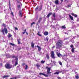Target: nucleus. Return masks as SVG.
Instances as JSON below:
<instances>
[{"instance_id": "obj_48", "label": "nucleus", "mask_w": 79, "mask_h": 79, "mask_svg": "<svg viewBox=\"0 0 79 79\" xmlns=\"http://www.w3.org/2000/svg\"><path fill=\"white\" fill-rule=\"evenodd\" d=\"M55 46L54 45L53 47H52V49L54 48H55Z\"/></svg>"}, {"instance_id": "obj_61", "label": "nucleus", "mask_w": 79, "mask_h": 79, "mask_svg": "<svg viewBox=\"0 0 79 79\" xmlns=\"http://www.w3.org/2000/svg\"><path fill=\"white\" fill-rule=\"evenodd\" d=\"M55 5L53 6V7H55Z\"/></svg>"}, {"instance_id": "obj_31", "label": "nucleus", "mask_w": 79, "mask_h": 79, "mask_svg": "<svg viewBox=\"0 0 79 79\" xmlns=\"http://www.w3.org/2000/svg\"><path fill=\"white\" fill-rule=\"evenodd\" d=\"M38 8H39V6H37V7L35 9V11H36V10H38Z\"/></svg>"}, {"instance_id": "obj_9", "label": "nucleus", "mask_w": 79, "mask_h": 79, "mask_svg": "<svg viewBox=\"0 0 79 79\" xmlns=\"http://www.w3.org/2000/svg\"><path fill=\"white\" fill-rule=\"evenodd\" d=\"M19 15L20 17H22V16H23L22 15V11L19 10Z\"/></svg>"}, {"instance_id": "obj_12", "label": "nucleus", "mask_w": 79, "mask_h": 79, "mask_svg": "<svg viewBox=\"0 0 79 79\" xmlns=\"http://www.w3.org/2000/svg\"><path fill=\"white\" fill-rule=\"evenodd\" d=\"M53 13L52 12L49 13L47 16L46 17L47 18H49L50 17V15H52Z\"/></svg>"}, {"instance_id": "obj_40", "label": "nucleus", "mask_w": 79, "mask_h": 79, "mask_svg": "<svg viewBox=\"0 0 79 79\" xmlns=\"http://www.w3.org/2000/svg\"><path fill=\"white\" fill-rule=\"evenodd\" d=\"M28 67V66H27V65H26V67H25L26 69H27Z\"/></svg>"}, {"instance_id": "obj_45", "label": "nucleus", "mask_w": 79, "mask_h": 79, "mask_svg": "<svg viewBox=\"0 0 79 79\" xmlns=\"http://www.w3.org/2000/svg\"><path fill=\"white\" fill-rule=\"evenodd\" d=\"M9 5L10 6H11V4H10V2H9Z\"/></svg>"}, {"instance_id": "obj_15", "label": "nucleus", "mask_w": 79, "mask_h": 79, "mask_svg": "<svg viewBox=\"0 0 79 79\" xmlns=\"http://www.w3.org/2000/svg\"><path fill=\"white\" fill-rule=\"evenodd\" d=\"M21 6H21V4L20 5H17V8H18V9L19 10V9H20V8H21Z\"/></svg>"}, {"instance_id": "obj_32", "label": "nucleus", "mask_w": 79, "mask_h": 79, "mask_svg": "<svg viewBox=\"0 0 79 79\" xmlns=\"http://www.w3.org/2000/svg\"><path fill=\"white\" fill-rule=\"evenodd\" d=\"M45 62V61H44L43 60H42L41 61V63H42V64H43V63H44Z\"/></svg>"}, {"instance_id": "obj_44", "label": "nucleus", "mask_w": 79, "mask_h": 79, "mask_svg": "<svg viewBox=\"0 0 79 79\" xmlns=\"http://www.w3.org/2000/svg\"><path fill=\"white\" fill-rule=\"evenodd\" d=\"M17 78H17V77H14L13 78V79H17Z\"/></svg>"}, {"instance_id": "obj_51", "label": "nucleus", "mask_w": 79, "mask_h": 79, "mask_svg": "<svg viewBox=\"0 0 79 79\" xmlns=\"http://www.w3.org/2000/svg\"><path fill=\"white\" fill-rule=\"evenodd\" d=\"M0 66H2V63L0 64Z\"/></svg>"}, {"instance_id": "obj_53", "label": "nucleus", "mask_w": 79, "mask_h": 79, "mask_svg": "<svg viewBox=\"0 0 79 79\" xmlns=\"http://www.w3.org/2000/svg\"><path fill=\"white\" fill-rule=\"evenodd\" d=\"M9 8H10V11H11V7L10 6L9 7Z\"/></svg>"}, {"instance_id": "obj_21", "label": "nucleus", "mask_w": 79, "mask_h": 79, "mask_svg": "<svg viewBox=\"0 0 79 79\" xmlns=\"http://www.w3.org/2000/svg\"><path fill=\"white\" fill-rule=\"evenodd\" d=\"M17 3H19V4L20 5H21V6H22V3H21V2H19V1L18 0H17Z\"/></svg>"}, {"instance_id": "obj_37", "label": "nucleus", "mask_w": 79, "mask_h": 79, "mask_svg": "<svg viewBox=\"0 0 79 79\" xmlns=\"http://www.w3.org/2000/svg\"><path fill=\"white\" fill-rule=\"evenodd\" d=\"M8 77V76H3V77L4 78H5V77Z\"/></svg>"}, {"instance_id": "obj_23", "label": "nucleus", "mask_w": 79, "mask_h": 79, "mask_svg": "<svg viewBox=\"0 0 79 79\" xmlns=\"http://www.w3.org/2000/svg\"><path fill=\"white\" fill-rule=\"evenodd\" d=\"M57 55L58 56V57H60V56H62L63 55H62L61 54L59 53L57 54Z\"/></svg>"}, {"instance_id": "obj_46", "label": "nucleus", "mask_w": 79, "mask_h": 79, "mask_svg": "<svg viewBox=\"0 0 79 79\" xmlns=\"http://www.w3.org/2000/svg\"><path fill=\"white\" fill-rule=\"evenodd\" d=\"M71 15H72V16H74V13H71Z\"/></svg>"}, {"instance_id": "obj_63", "label": "nucleus", "mask_w": 79, "mask_h": 79, "mask_svg": "<svg viewBox=\"0 0 79 79\" xmlns=\"http://www.w3.org/2000/svg\"><path fill=\"white\" fill-rule=\"evenodd\" d=\"M4 25H5V24H4V25L3 24V26H4Z\"/></svg>"}, {"instance_id": "obj_25", "label": "nucleus", "mask_w": 79, "mask_h": 79, "mask_svg": "<svg viewBox=\"0 0 79 79\" xmlns=\"http://www.w3.org/2000/svg\"><path fill=\"white\" fill-rule=\"evenodd\" d=\"M44 40L45 41H46V40H47V42H48V38L47 37H46V38H45Z\"/></svg>"}, {"instance_id": "obj_50", "label": "nucleus", "mask_w": 79, "mask_h": 79, "mask_svg": "<svg viewBox=\"0 0 79 79\" xmlns=\"http://www.w3.org/2000/svg\"><path fill=\"white\" fill-rule=\"evenodd\" d=\"M22 66H24V65H25V63H23V64H22Z\"/></svg>"}, {"instance_id": "obj_11", "label": "nucleus", "mask_w": 79, "mask_h": 79, "mask_svg": "<svg viewBox=\"0 0 79 79\" xmlns=\"http://www.w3.org/2000/svg\"><path fill=\"white\" fill-rule=\"evenodd\" d=\"M61 73V72L60 71H56L54 73V74H56L57 75H58V74H59V73Z\"/></svg>"}, {"instance_id": "obj_36", "label": "nucleus", "mask_w": 79, "mask_h": 79, "mask_svg": "<svg viewBox=\"0 0 79 79\" xmlns=\"http://www.w3.org/2000/svg\"><path fill=\"white\" fill-rule=\"evenodd\" d=\"M16 57L14 55L12 56V58H15Z\"/></svg>"}, {"instance_id": "obj_49", "label": "nucleus", "mask_w": 79, "mask_h": 79, "mask_svg": "<svg viewBox=\"0 0 79 79\" xmlns=\"http://www.w3.org/2000/svg\"><path fill=\"white\" fill-rule=\"evenodd\" d=\"M26 30H27V29H26L25 30H24V32H25V33L26 32Z\"/></svg>"}, {"instance_id": "obj_62", "label": "nucleus", "mask_w": 79, "mask_h": 79, "mask_svg": "<svg viewBox=\"0 0 79 79\" xmlns=\"http://www.w3.org/2000/svg\"><path fill=\"white\" fill-rule=\"evenodd\" d=\"M51 62H52V60H51Z\"/></svg>"}, {"instance_id": "obj_54", "label": "nucleus", "mask_w": 79, "mask_h": 79, "mask_svg": "<svg viewBox=\"0 0 79 79\" xmlns=\"http://www.w3.org/2000/svg\"><path fill=\"white\" fill-rule=\"evenodd\" d=\"M11 14L12 15H13V12H11Z\"/></svg>"}, {"instance_id": "obj_59", "label": "nucleus", "mask_w": 79, "mask_h": 79, "mask_svg": "<svg viewBox=\"0 0 79 79\" xmlns=\"http://www.w3.org/2000/svg\"><path fill=\"white\" fill-rule=\"evenodd\" d=\"M6 10H4V11H6Z\"/></svg>"}, {"instance_id": "obj_17", "label": "nucleus", "mask_w": 79, "mask_h": 79, "mask_svg": "<svg viewBox=\"0 0 79 79\" xmlns=\"http://www.w3.org/2000/svg\"><path fill=\"white\" fill-rule=\"evenodd\" d=\"M31 45L32 48H34V42H31Z\"/></svg>"}, {"instance_id": "obj_19", "label": "nucleus", "mask_w": 79, "mask_h": 79, "mask_svg": "<svg viewBox=\"0 0 79 79\" xmlns=\"http://www.w3.org/2000/svg\"><path fill=\"white\" fill-rule=\"evenodd\" d=\"M8 38H10L11 37H12L13 35H12L10 33H8Z\"/></svg>"}, {"instance_id": "obj_22", "label": "nucleus", "mask_w": 79, "mask_h": 79, "mask_svg": "<svg viewBox=\"0 0 79 79\" xmlns=\"http://www.w3.org/2000/svg\"><path fill=\"white\" fill-rule=\"evenodd\" d=\"M71 51L72 53H74V48H72L71 50Z\"/></svg>"}, {"instance_id": "obj_26", "label": "nucleus", "mask_w": 79, "mask_h": 79, "mask_svg": "<svg viewBox=\"0 0 79 79\" xmlns=\"http://www.w3.org/2000/svg\"><path fill=\"white\" fill-rule=\"evenodd\" d=\"M18 61H16L15 63V66H16V65H18Z\"/></svg>"}, {"instance_id": "obj_56", "label": "nucleus", "mask_w": 79, "mask_h": 79, "mask_svg": "<svg viewBox=\"0 0 79 79\" xmlns=\"http://www.w3.org/2000/svg\"><path fill=\"white\" fill-rule=\"evenodd\" d=\"M25 33V32H22V34H24Z\"/></svg>"}, {"instance_id": "obj_4", "label": "nucleus", "mask_w": 79, "mask_h": 79, "mask_svg": "<svg viewBox=\"0 0 79 79\" xmlns=\"http://www.w3.org/2000/svg\"><path fill=\"white\" fill-rule=\"evenodd\" d=\"M51 58L53 59H55V58H56V57L55 56V53L54 51H52L51 52Z\"/></svg>"}, {"instance_id": "obj_7", "label": "nucleus", "mask_w": 79, "mask_h": 79, "mask_svg": "<svg viewBox=\"0 0 79 79\" xmlns=\"http://www.w3.org/2000/svg\"><path fill=\"white\" fill-rule=\"evenodd\" d=\"M52 16L54 18V19H52V20L53 21H56V19H55V17H56V14H55V13L54 12Z\"/></svg>"}, {"instance_id": "obj_6", "label": "nucleus", "mask_w": 79, "mask_h": 79, "mask_svg": "<svg viewBox=\"0 0 79 79\" xmlns=\"http://www.w3.org/2000/svg\"><path fill=\"white\" fill-rule=\"evenodd\" d=\"M42 19V18L40 17L39 18V19L38 20V22H37L36 23V25L39 26V23H40V21Z\"/></svg>"}, {"instance_id": "obj_29", "label": "nucleus", "mask_w": 79, "mask_h": 79, "mask_svg": "<svg viewBox=\"0 0 79 79\" xmlns=\"http://www.w3.org/2000/svg\"><path fill=\"white\" fill-rule=\"evenodd\" d=\"M42 6H41L39 9V11H41V10H42Z\"/></svg>"}, {"instance_id": "obj_30", "label": "nucleus", "mask_w": 79, "mask_h": 79, "mask_svg": "<svg viewBox=\"0 0 79 79\" xmlns=\"http://www.w3.org/2000/svg\"><path fill=\"white\" fill-rule=\"evenodd\" d=\"M15 58V60H16V61H18V56H16Z\"/></svg>"}, {"instance_id": "obj_2", "label": "nucleus", "mask_w": 79, "mask_h": 79, "mask_svg": "<svg viewBox=\"0 0 79 79\" xmlns=\"http://www.w3.org/2000/svg\"><path fill=\"white\" fill-rule=\"evenodd\" d=\"M5 67L6 69H11V68H12L13 67L12 66V65L10 64L7 63L5 64Z\"/></svg>"}, {"instance_id": "obj_42", "label": "nucleus", "mask_w": 79, "mask_h": 79, "mask_svg": "<svg viewBox=\"0 0 79 79\" xmlns=\"http://www.w3.org/2000/svg\"><path fill=\"white\" fill-rule=\"evenodd\" d=\"M15 30H16L17 31H18V28L16 27H15Z\"/></svg>"}, {"instance_id": "obj_35", "label": "nucleus", "mask_w": 79, "mask_h": 79, "mask_svg": "<svg viewBox=\"0 0 79 79\" xmlns=\"http://www.w3.org/2000/svg\"><path fill=\"white\" fill-rule=\"evenodd\" d=\"M10 44L11 45H12V46H14V45H15V44H13L12 43H10Z\"/></svg>"}, {"instance_id": "obj_16", "label": "nucleus", "mask_w": 79, "mask_h": 79, "mask_svg": "<svg viewBox=\"0 0 79 79\" xmlns=\"http://www.w3.org/2000/svg\"><path fill=\"white\" fill-rule=\"evenodd\" d=\"M38 48V50L39 51V52H40V50H41V48L39 46L37 45L36 46Z\"/></svg>"}, {"instance_id": "obj_58", "label": "nucleus", "mask_w": 79, "mask_h": 79, "mask_svg": "<svg viewBox=\"0 0 79 79\" xmlns=\"http://www.w3.org/2000/svg\"><path fill=\"white\" fill-rule=\"evenodd\" d=\"M25 33L27 34V35H28V33L27 32H26Z\"/></svg>"}, {"instance_id": "obj_27", "label": "nucleus", "mask_w": 79, "mask_h": 79, "mask_svg": "<svg viewBox=\"0 0 79 79\" xmlns=\"http://www.w3.org/2000/svg\"><path fill=\"white\" fill-rule=\"evenodd\" d=\"M62 29H66V27H65V25L61 27Z\"/></svg>"}, {"instance_id": "obj_55", "label": "nucleus", "mask_w": 79, "mask_h": 79, "mask_svg": "<svg viewBox=\"0 0 79 79\" xmlns=\"http://www.w3.org/2000/svg\"><path fill=\"white\" fill-rule=\"evenodd\" d=\"M60 1L61 2H63V0H60Z\"/></svg>"}, {"instance_id": "obj_57", "label": "nucleus", "mask_w": 79, "mask_h": 79, "mask_svg": "<svg viewBox=\"0 0 79 79\" xmlns=\"http://www.w3.org/2000/svg\"><path fill=\"white\" fill-rule=\"evenodd\" d=\"M12 63H14V60H12Z\"/></svg>"}, {"instance_id": "obj_64", "label": "nucleus", "mask_w": 79, "mask_h": 79, "mask_svg": "<svg viewBox=\"0 0 79 79\" xmlns=\"http://www.w3.org/2000/svg\"><path fill=\"white\" fill-rule=\"evenodd\" d=\"M6 56H7V55H6Z\"/></svg>"}, {"instance_id": "obj_47", "label": "nucleus", "mask_w": 79, "mask_h": 79, "mask_svg": "<svg viewBox=\"0 0 79 79\" xmlns=\"http://www.w3.org/2000/svg\"><path fill=\"white\" fill-rule=\"evenodd\" d=\"M57 79H61V77H57Z\"/></svg>"}, {"instance_id": "obj_60", "label": "nucleus", "mask_w": 79, "mask_h": 79, "mask_svg": "<svg viewBox=\"0 0 79 79\" xmlns=\"http://www.w3.org/2000/svg\"><path fill=\"white\" fill-rule=\"evenodd\" d=\"M10 79H13V78H10Z\"/></svg>"}, {"instance_id": "obj_5", "label": "nucleus", "mask_w": 79, "mask_h": 79, "mask_svg": "<svg viewBox=\"0 0 79 79\" xmlns=\"http://www.w3.org/2000/svg\"><path fill=\"white\" fill-rule=\"evenodd\" d=\"M4 31H5V34H8V30H7V29H6V28H4L2 30L1 32L4 33Z\"/></svg>"}, {"instance_id": "obj_39", "label": "nucleus", "mask_w": 79, "mask_h": 79, "mask_svg": "<svg viewBox=\"0 0 79 79\" xmlns=\"http://www.w3.org/2000/svg\"><path fill=\"white\" fill-rule=\"evenodd\" d=\"M60 64L61 65H62V63H61V62L60 61L59 62Z\"/></svg>"}, {"instance_id": "obj_13", "label": "nucleus", "mask_w": 79, "mask_h": 79, "mask_svg": "<svg viewBox=\"0 0 79 79\" xmlns=\"http://www.w3.org/2000/svg\"><path fill=\"white\" fill-rule=\"evenodd\" d=\"M55 4H56V5H58L59 4V1L58 0H56L55 1Z\"/></svg>"}, {"instance_id": "obj_24", "label": "nucleus", "mask_w": 79, "mask_h": 79, "mask_svg": "<svg viewBox=\"0 0 79 79\" xmlns=\"http://www.w3.org/2000/svg\"><path fill=\"white\" fill-rule=\"evenodd\" d=\"M37 34L38 35H39V36H40V37H42V35L40 34V32L38 31V33H37Z\"/></svg>"}, {"instance_id": "obj_28", "label": "nucleus", "mask_w": 79, "mask_h": 79, "mask_svg": "<svg viewBox=\"0 0 79 79\" xmlns=\"http://www.w3.org/2000/svg\"><path fill=\"white\" fill-rule=\"evenodd\" d=\"M35 24V22H32V23H31V27H32V26L33 25V24Z\"/></svg>"}, {"instance_id": "obj_34", "label": "nucleus", "mask_w": 79, "mask_h": 79, "mask_svg": "<svg viewBox=\"0 0 79 79\" xmlns=\"http://www.w3.org/2000/svg\"><path fill=\"white\" fill-rule=\"evenodd\" d=\"M18 44H20V40H18Z\"/></svg>"}, {"instance_id": "obj_14", "label": "nucleus", "mask_w": 79, "mask_h": 79, "mask_svg": "<svg viewBox=\"0 0 79 79\" xmlns=\"http://www.w3.org/2000/svg\"><path fill=\"white\" fill-rule=\"evenodd\" d=\"M44 35H48V31H45L44 33Z\"/></svg>"}, {"instance_id": "obj_3", "label": "nucleus", "mask_w": 79, "mask_h": 79, "mask_svg": "<svg viewBox=\"0 0 79 79\" xmlns=\"http://www.w3.org/2000/svg\"><path fill=\"white\" fill-rule=\"evenodd\" d=\"M46 69H47V75H48L49 74H51V73H52V72H50L51 68H48V67L47 66L46 67Z\"/></svg>"}, {"instance_id": "obj_20", "label": "nucleus", "mask_w": 79, "mask_h": 79, "mask_svg": "<svg viewBox=\"0 0 79 79\" xmlns=\"http://www.w3.org/2000/svg\"><path fill=\"white\" fill-rule=\"evenodd\" d=\"M46 58L48 60H49L50 59V56H49V55L48 54H46Z\"/></svg>"}, {"instance_id": "obj_41", "label": "nucleus", "mask_w": 79, "mask_h": 79, "mask_svg": "<svg viewBox=\"0 0 79 79\" xmlns=\"http://www.w3.org/2000/svg\"><path fill=\"white\" fill-rule=\"evenodd\" d=\"M73 47H74V46H73V45L71 44V45H70V47H71V48H73Z\"/></svg>"}, {"instance_id": "obj_18", "label": "nucleus", "mask_w": 79, "mask_h": 79, "mask_svg": "<svg viewBox=\"0 0 79 79\" xmlns=\"http://www.w3.org/2000/svg\"><path fill=\"white\" fill-rule=\"evenodd\" d=\"M69 17L70 18V19H71V20H73V17H72V16H71L70 15H69Z\"/></svg>"}, {"instance_id": "obj_52", "label": "nucleus", "mask_w": 79, "mask_h": 79, "mask_svg": "<svg viewBox=\"0 0 79 79\" xmlns=\"http://www.w3.org/2000/svg\"><path fill=\"white\" fill-rule=\"evenodd\" d=\"M53 63L54 64H55V63H56V62L55 61H53Z\"/></svg>"}, {"instance_id": "obj_8", "label": "nucleus", "mask_w": 79, "mask_h": 79, "mask_svg": "<svg viewBox=\"0 0 79 79\" xmlns=\"http://www.w3.org/2000/svg\"><path fill=\"white\" fill-rule=\"evenodd\" d=\"M39 75H40V76L43 75V76H45V77H48V75H47L44 73H39Z\"/></svg>"}, {"instance_id": "obj_10", "label": "nucleus", "mask_w": 79, "mask_h": 79, "mask_svg": "<svg viewBox=\"0 0 79 79\" xmlns=\"http://www.w3.org/2000/svg\"><path fill=\"white\" fill-rule=\"evenodd\" d=\"M36 66L37 67V68L39 69L40 67V64L39 63H37L36 64Z\"/></svg>"}, {"instance_id": "obj_43", "label": "nucleus", "mask_w": 79, "mask_h": 79, "mask_svg": "<svg viewBox=\"0 0 79 79\" xmlns=\"http://www.w3.org/2000/svg\"><path fill=\"white\" fill-rule=\"evenodd\" d=\"M68 7L69 8V7H71V5H67Z\"/></svg>"}, {"instance_id": "obj_38", "label": "nucleus", "mask_w": 79, "mask_h": 79, "mask_svg": "<svg viewBox=\"0 0 79 79\" xmlns=\"http://www.w3.org/2000/svg\"><path fill=\"white\" fill-rule=\"evenodd\" d=\"M74 17H75V18H77V15L76 14H75L74 15Z\"/></svg>"}, {"instance_id": "obj_33", "label": "nucleus", "mask_w": 79, "mask_h": 79, "mask_svg": "<svg viewBox=\"0 0 79 79\" xmlns=\"http://www.w3.org/2000/svg\"><path fill=\"white\" fill-rule=\"evenodd\" d=\"M75 78H76V79H79V76H78V75H77L75 77Z\"/></svg>"}, {"instance_id": "obj_1", "label": "nucleus", "mask_w": 79, "mask_h": 79, "mask_svg": "<svg viewBox=\"0 0 79 79\" xmlns=\"http://www.w3.org/2000/svg\"><path fill=\"white\" fill-rule=\"evenodd\" d=\"M56 44L57 46L56 47V48H58L59 47H62L63 44V40H59L57 41Z\"/></svg>"}]
</instances>
